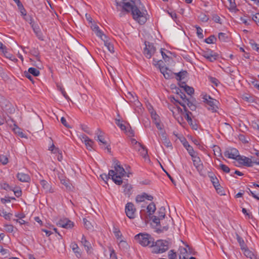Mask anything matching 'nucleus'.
Returning a JSON list of instances; mask_svg holds the SVG:
<instances>
[{"instance_id": "obj_1", "label": "nucleus", "mask_w": 259, "mask_h": 259, "mask_svg": "<svg viewBox=\"0 0 259 259\" xmlns=\"http://www.w3.org/2000/svg\"><path fill=\"white\" fill-rule=\"evenodd\" d=\"M140 5L132 6L130 3H125L122 6V11L127 13L131 12L133 19L137 21L140 24L143 25L146 23L147 18L146 16L147 11L143 10L141 11L140 9Z\"/></svg>"}, {"instance_id": "obj_2", "label": "nucleus", "mask_w": 259, "mask_h": 259, "mask_svg": "<svg viewBox=\"0 0 259 259\" xmlns=\"http://www.w3.org/2000/svg\"><path fill=\"white\" fill-rule=\"evenodd\" d=\"M169 247L170 243L168 241L159 239L154 241L151 252L155 254L162 253L168 250Z\"/></svg>"}, {"instance_id": "obj_3", "label": "nucleus", "mask_w": 259, "mask_h": 259, "mask_svg": "<svg viewBox=\"0 0 259 259\" xmlns=\"http://www.w3.org/2000/svg\"><path fill=\"white\" fill-rule=\"evenodd\" d=\"M135 239L143 246L152 247L154 243V239L147 233H139L135 236Z\"/></svg>"}, {"instance_id": "obj_4", "label": "nucleus", "mask_w": 259, "mask_h": 259, "mask_svg": "<svg viewBox=\"0 0 259 259\" xmlns=\"http://www.w3.org/2000/svg\"><path fill=\"white\" fill-rule=\"evenodd\" d=\"M0 107L3 112L5 113L7 115L13 114L15 111V109L11 103L3 97H0Z\"/></svg>"}, {"instance_id": "obj_5", "label": "nucleus", "mask_w": 259, "mask_h": 259, "mask_svg": "<svg viewBox=\"0 0 259 259\" xmlns=\"http://www.w3.org/2000/svg\"><path fill=\"white\" fill-rule=\"evenodd\" d=\"M203 99H204V102L209 106L207 107L209 110H211L212 112H216L219 109L218 106L219 102L217 100L207 95H205Z\"/></svg>"}, {"instance_id": "obj_6", "label": "nucleus", "mask_w": 259, "mask_h": 259, "mask_svg": "<svg viewBox=\"0 0 259 259\" xmlns=\"http://www.w3.org/2000/svg\"><path fill=\"white\" fill-rule=\"evenodd\" d=\"M153 60L155 62L153 63L154 65L159 69L160 72L163 75L165 78L169 79L172 76V73L171 70L166 67L161 66V63H163L162 60L157 61L155 58H153Z\"/></svg>"}, {"instance_id": "obj_7", "label": "nucleus", "mask_w": 259, "mask_h": 259, "mask_svg": "<svg viewBox=\"0 0 259 259\" xmlns=\"http://www.w3.org/2000/svg\"><path fill=\"white\" fill-rule=\"evenodd\" d=\"M224 156L228 158L235 159L238 161L241 160V156L239 155L238 150L234 148L227 149L224 152Z\"/></svg>"}, {"instance_id": "obj_8", "label": "nucleus", "mask_w": 259, "mask_h": 259, "mask_svg": "<svg viewBox=\"0 0 259 259\" xmlns=\"http://www.w3.org/2000/svg\"><path fill=\"white\" fill-rule=\"evenodd\" d=\"M145 47L144 49L143 53L146 58L150 59L155 53L156 48L154 47L153 44L148 41H145Z\"/></svg>"}, {"instance_id": "obj_9", "label": "nucleus", "mask_w": 259, "mask_h": 259, "mask_svg": "<svg viewBox=\"0 0 259 259\" xmlns=\"http://www.w3.org/2000/svg\"><path fill=\"white\" fill-rule=\"evenodd\" d=\"M136 209L132 202H128L125 207V212L126 216L130 219H134L135 218Z\"/></svg>"}, {"instance_id": "obj_10", "label": "nucleus", "mask_w": 259, "mask_h": 259, "mask_svg": "<svg viewBox=\"0 0 259 259\" xmlns=\"http://www.w3.org/2000/svg\"><path fill=\"white\" fill-rule=\"evenodd\" d=\"M202 56L210 62H213L219 58V54L213 52L211 50L208 49L203 51Z\"/></svg>"}, {"instance_id": "obj_11", "label": "nucleus", "mask_w": 259, "mask_h": 259, "mask_svg": "<svg viewBox=\"0 0 259 259\" xmlns=\"http://www.w3.org/2000/svg\"><path fill=\"white\" fill-rule=\"evenodd\" d=\"M173 223V220L170 217H166L165 219H162V220L160 222V224H162V229H158L157 230V232L158 233H161L164 231H166L168 230L169 228V225L172 224Z\"/></svg>"}, {"instance_id": "obj_12", "label": "nucleus", "mask_w": 259, "mask_h": 259, "mask_svg": "<svg viewBox=\"0 0 259 259\" xmlns=\"http://www.w3.org/2000/svg\"><path fill=\"white\" fill-rule=\"evenodd\" d=\"M57 225L62 228L70 229L73 227L74 223L68 219L64 218L59 220L57 223Z\"/></svg>"}, {"instance_id": "obj_13", "label": "nucleus", "mask_w": 259, "mask_h": 259, "mask_svg": "<svg viewBox=\"0 0 259 259\" xmlns=\"http://www.w3.org/2000/svg\"><path fill=\"white\" fill-rule=\"evenodd\" d=\"M114 169L116 174H117V176H116V178H118L119 180H121V178L126 173L124 169L120 165L119 161H117L115 164Z\"/></svg>"}, {"instance_id": "obj_14", "label": "nucleus", "mask_w": 259, "mask_h": 259, "mask_svg": "<svg viewBox=\"0 0 259 259\" xmlns=\"http://www.w3.org/2000/svg\"><path fill=\"white\" fill-rule=\"evenodd\" d=\"M191 157L193 160L194 165L196 167V168L199 171V172H200L203 167V164L201 162L200 158H199V157L197 156V154L194 155V157Z\"/></svg>"}, {"instance_id": "obj_15", "label": "nucleus", "mask_w": 259, "mask_h": 259, "mask_svg": "<svg viewBox=\"0 0 259 259\" xmlns=\"http://www.w3.org/2000/svg\"><path fill=\"white\" fill-rule=\"evenodd\" d=\"M7 115L8 117L6 118L4 114L3 115L5 121L11 126L12 124L14 125V127L13 129L14 132H16V130H20V128L17 126L14 120L8 114Z\"/></svg>"}, {"instance_id": "obj_16", "label": "nucleus", "mask_w": 259, "mask_h": 259, "mask_svg": "<svg viewBox=\"0 0 259 259\" xmlns=\"http://www.w3.org/2000/svg\"><path fill=\"white\" fill-rule=\"evenodd\" d=\"M107 175L109 176V178L110 177H111L112 180L116 185H120L123 183L122 180H119L118 178H116V176H117V174H116L115 170H110Z\"/></svg>"}, {"instance_id": "obj_17", "label": "nucleus", "mask_w": 259, "mask_h": 259, "mask_svg": "<svg viewBox=\"0 0 259 259\" xmlns=\"http://www.w3.org/2000/svg\"><path fill=\"white\" fill-rule=\"evenodd\" d=\"M192 114L190 111H188L185 113V118L187 120L189 124L192 126L193 129L196 130L197 128V124L193 122L190 115H192Z\"/></svg>"}, {"instance_id": "obj_18", "label": "nucleus", "mask_w": 259, "mask_h": 259, "mask_svg": "<svg viewBox=\"0 0 259 259\" xmlns=\"http://www.w3.org/2000/svg\"><path fill=\"white\" fill-rule=\"evenodd\" d=\"M145 199L152 201L153 199V197L152 195H149L146 193H143L142 195H137L136 198V200L137 202H141L144 201Z\"/></svg>"}, {"instance_id": "obj_19", "label": "nucleus", "mask_w": 259, "mask_h": 259, "mask_svg": "<svg viewBox=\"0 0 259 259\" xmlns=\"http://www.w3.org/2000/svg\"><path fill=\"white\" fill-rule=\"evenodd\" d=\"M239 162L242 165H243L246 166L248 167H251L252 166V159L250 158H248L245 156H241V160H240Z\"/></svg>"}, {"instance_id": "obj_20", "label": "nucleus", "mask_w": 259, "mask_h": 259, "mask_svg": "<svg viewBox=\"0 0 259 259\" xmlns=\"http://www.w3.org/2000/svg\"><path fill=\"white\" fill-rule=\"evenodd\" d=\"M17 178L22 182H28L30 180V178L28 175L22 172L18 173Z\"/></svg>"}, {"instance_id": "obj_21", "label": "nucleus", "mask_w": 259, "mask_h": 259, "mask_svg": "<svg viewBox=\"0 0 259 259\" xmlns=\"http://www.w3.org/2000/svg\"><path fill=\"white\" fill-rule=\"evenodd\" d=\"M161 139L162 143L167 147L172 148V144H171L170 140H169V139H168L166 137V135L165 133H161Z\"/></svg>"}, {"instance_id": "obj_22", "label": "nucleus", "mask_w": 259, "mask_h": 259, "mask_svg": "<svg viewBox=\"0 0 259 259\" xmlns=\"http://www.w3.org/2000/svg\"><path fill=\"white\" fill-rule=\"evenodd\" d=\"M195 100L191 97L189 99H186V103L187 106L189 107L190 109L192 111H195L196 109V106L194 104V102H195Z\"/></svg>"}, {"instance_id": "obj_23", "label": "nucleus", "mask_w": 259, "mask_h": 259, "mask_svg": "<svg viewBox=\"0 0 259 259\" xmlns=\"http://www.w3.org/2000/svg\"><path fill=\"white\" fill-rule=\"evenodd\" d=\"M80 242L82 245H83V246L84 247L87 251L89 252V251L92 248L91 244L90 243V242L86 239L85 236L83 235H82V236Z\"/></svg>"}, {"instance_id": "obj_24", "label": "nucleus", "mask_w": 259, "mask_h": 259, "mask_svg": "<svg viewBox=\"0 0 259 259\" xmlns=\"http://www.w3.org/2000/svg\"><path fill=\"white\" fill-rule=\"evenodd\" d=\"M71 247L74 253L75 254L76 256L77 257H79L81 256V252L80 251L78 245L75 243L73 242L71 244Z\"/></svg>"}, {"instance_id": "obj_25", "label": "nucleus", "mask_w": 259, "mask_h": 259, "mask_svg": "<svg viewBox=\"0 0 259 259\" xmlns=\"http://www.w3.org/2000/svg\"><path fill=\"white\" fill-rule=\"evenodd\" d=\"M138 146H139L138 151L140 152V154L144 158H146V157L148 156L147 149L146 148V147L145 146L142 145L141 143H138Z\"/></svg>"}, {"instance_id": "obj_26", "label": "nucleus", "mask_w": 259, "mask_h": 259, "mask_svg": "<svg viewBox=\"0 0 259 259\" xmlns=\"http://www.w3.org/2000/svg\"><path fill=\"white\" fill-rule=\"evenodd\" d=\"M40 183L42 187L47 192H52V191H51V185L48 182L44 180H42L40 181Z\"/></svg>"}, {"instance_id": "obj_27", "label": "nucleus", "mask_w": 259, "mask_h": 259, "mask_svg": "<svg viewBox=\"0 0 259 259\" xmlns=\"http://www.w3.org/2000/svg\"><path fill=\"white\" fill-rule=\"evenodd\" d=\"M103 41L105 46L107 48L108 50L111 53H114V47L112 44H111L109 40L107 39H103Z\"/></svg>"}, {"instance_id": "obj_28", "label": "nucleus", "mask_w": 259, "mask_h": 259, "mask_svg": "<svg viewBox=\"0 0 259 259\" xmlns=\"http://www.w3.org/2000/svg\"><path fill=\"white\" fill-rule=\"evenodd\" d=\"M244 255L247 257L250 258V259H257L256 256L254 254V253L249 250L247 247L244 249L243 250Z\"/></svg>"}, {"instance_id": "obj_29", "label": "nucleus", "mask_w": 259, "mask_h": 259, "mask_svg": "<svg viewBox=\"0 0 259 259\" xmlns=\"http://www.w3.org/2000/svg\"><path fill=\"white\" fill-rule=\"evenodd\" d=\"M102 132L100 129H97V131H96V135H97V140L99 141L100 142L103 143L104 145H107L106 141L104 140V138H103V136L101 135Z\"/></svg>"}, {"instance_id": "obj_30", "label": "nucleus", "mask_w": 259, "mask_h": 259, "mask_svg": "<svg viewBox=\"0 0 259 259\" xmlns=\"http://www.w3.org/2000/svg\"><path fill=\"white\" fill-rule=\"evenodd\" d=\"M236 237H237V240L238 241V242L239 244L241 249L242 250H243L244 249H245L247 247L243 239L237 234H236Z\"/></svg>"}, {"instance_id": "obj_31", "label": "nucleus", "mask_w": 259, "mask_h": 259, "mask_svg": "<svg viewBox=\"0 0 259 259\" xmlns=\"http://www.w3.org/2000/svg\"><path fill=\"white\" fill-rule=\"evenodd\" d=\"M130 3L132 6H139L142 5L140 0H122L121 2L122 6L124 5V3Z\"/></svg>"}, {"instance_id": "obj_32", "label": "nucleus", "mask_w": 259, "mask_h": 259, "mask_svg": "<svg viewBox=\"0 0 259 259\" xmlns=\"http://www.w3.org/2000/svg\"><path fill=\"white\" fill-rule=\"evenodd\" d=\"M123 192L125 193V194L127 195L128 196H130V195L132 194L131 191L133 188L132 185L129 184H125L123 186Z\"/></svg>"}, {"instance_id": "obj_33", "label": "nucleus", "mask_w": 259, "mask_h": 259, "mask_svg": "<svg viewBox=\"0 0 259 259\" xmlns=\"http://www.w3.org/2000/svg\"><path fill=\"white\" fill-rule=\"evenodd\" d=\"M209 174H210L208 175V176L210 178V181L214 187L215 186L219 184V180L216 177V176L212 172H209Z\"/></svg>"}, {"instance_id": "obj_34", "label": "nucleus", "mask_w": 259, "mask_h": 259, "mask_svg": "<svg viewBox=\"0 0 259 259\" xmlns=\"http://www.w3.org/2000/svg\"><path fill=\"white\" fill-rule=\"evenodd\" d=\"M181 88H184L185 92L189 95H191L194 94V90L192 87H189L187 84H185L184 86H181Z\"/></svg>"}, {"instance_id": "obj_35", "label": "nucleus", "mask_w": 259, "mask_h": 259, "mask_svg": "<svg viewBox=\"0 0 259 259\" xmlns=\"http://www.w3.org/2000/svg\"><path fill=\"white\" fill-rule=\"evenodd\" d=\"M147 209L149 214L153 213L156 210V206L154 202L150 203L147 207Z\"/></svg>"}, {"instance_id": "obj_36", "label": "nucleus", "mask_w": 259, "mask_h": 259, "mask_svg": "<svg viewBox=\"0 0 259 259\" xmlns=\"http://www.w3.org/2000/svg\"><path fill=\"white\" fill-rule=\"evenodd\" d=\"M175 74L177 77V79L180 81L185 78L187 74V72L186 71H181L178 73H175Z\"/></svg>"}, {"instance_id": "obj_37", "label": "nucleus", "mask_w": 259, "mask_h": 259, "mask_svg": "<svg viewBox=\"0 0 259 259\" xmlns=\"http://www.w3.org/2000/svg\"><path fill=\"white\" fill-rule=\"evenodd\" d=\"M27 72H29L30 74H32L34 76H38L40 74L39 71L33 67L29 68Z\"/></svg>"}, {"instance_id": "obj_38", "label": "nucleus", "mask_w": 259, "mask_h": 259, "mask_svg": "<svg viewBox=\"0 0 259 259\" xmlns=\"http://www.w3.org/2000/svg\"><path fill=\"white\" fill-rule=\"evenodd\" d=\"M249 44L253 50L259 53V45L256 43L253 39H250L249 40Z\"/></svg>"}, {"instance_id": "obj_39", "label": "nucleus", "mask_w": 259, "mask_h": 259, "mask_svg": "<svg viewBox=\"0 0 259 259\" xmlns=\"http://www.w3.org/2000/svg\"><path fill=\"white\" fill-rule=\"evenodd\" d=\"M0 215L3 217L6 220H10L12 216L11 213H8L4 210H3L0 213Z\"/></svg>"}, {"instance_id": "obj_40", "label": "nucleus", "mask_w": 259, "mask_h": 259, "mask_svg": "<svg viewBox=\"0 0 259 259\" xmlns=\"http://www.w3.org/2000/svg\"><path fill=\"white\" fill-rule=\"evenodd\" d=\"M126 98L129 100V102H133L134 100H137V96L131 92H128L126 95Z\"/></svg>"}, {"instance_id": "obj_41", "label": "nucleus", "mask_w": 259, "mask_h": 259, "mask_svg": "<svg viewBox=\"0 0 259 259\" xmlns=\"http://www.w3.org/2000/svg\"><path fill=\"white\" fill-rule=\"evenodd\" d=\"M3 51V53H4L5 56L7 58H9L10 59V60L13 61V60H15V61H17V59L15 58L14 57V56L11 54L10 53H8L7 51H6V47H5V49H4V50H2Z\"/></svg>"}, {"instance_id": "obj_42", "label": "nucleus", "mask_w": 259, "mask_h": 259, "mask_svg": "<svg viewBox=\"0 0 259 259\" xmlns=\"http://www.w3.org/2000/svg\"><path fill=\"white\" fill-rule=\"evenodd\" d=\"M187 150L188 152L191 157H194V155L197 153L194 150L193 148L190 145H188L187 147L185 148Z\"/></svg>"}, {"instance_id": "obj_43", "label": "nucleus", "mask_w": 259, "mask_h": 259, "mask_svg": "<svg viewBox=\"0 0 259 259\" xmlns=\"http://www.w3.org/2000/svg\"><path fill=\"white\" fill-rule=\"evenodd\" d=\"M217 40V38L215 37L214 35H211L208 38L205 39V42L207 44H213Z\"/></svg>"}, {"instance_id": "obj_44", "label": "nucleus", "mask_w": 259, "mask_h": 259, "mask_svg": "<svg viewBox=\"0 0 259 259\" xmlns=\"http://www.w3.org/2000/svg\"><path fill=\"white\" fill-rule=\"evenodd\" d=\"M95 33L96 35L100 37L103 41V39H106L107 38V36L103 33V32L101 31V30L100 29V28L95 31Z\"/></svg>"}, {"instance_id": "obj_45", "label": "nucleus", "mask_w": 259, "mask_h": 259, "mask_svg": "<svg viewBox=\"0 0 259 259\" xmlns=\"http://www.w3.org/2000/svg\"><path fill=\"white\" fill-rule=\"evenodd\" d=\"M95 33L96 35L100 37L103 41V39H106L107 38V36L103 33V32L101 31V30L100 29V28L95 31Z\"/></svg>"}, {"instance_id": "obj_46", "label": "nucleus", "mask_w": 259, "mask_h": 259, "mask_svg": "<svg viewBox=\"0 0 259 259\" xmlns=\"http://www.w3.org/2000/svg\"><path fill=\"white\" fill-rule=\"evenodd\" d=\"M61 183L62 184L64 185L67 189H71V185L68 179H62L61 180Z\"/></svg>"}, {"instance_id": "obj_47", "label": "nucleus", "mask_w": 259, "mask_h": 259, "mask_svg": "<svg viewBox=\"0 0 259 259\" xmlns=\"http://www.w3.org/2000/svg\"><path fill=\"white\" fill-rule=\"evenodd\" d=\"M84 144L88 149L91 150L92 149H93V145L94 144V142L90 139L85 141Z\"/></svg>"}, {"instance_id": "obj_48", "label": "nucleus", "mask_w": 259, "mask_h": 259, "mask_svg": "<svg viewBox=\"0 0 259 259\" xmlns=\"http://www.w3.org/2000/svg\"><path fill=\"white\" fill-rule=\"evenodd\" d=\"M165 209L164 207H161L159 208V210L158 211V217L161 218V219H165Z\"/></svg>"}, {"instance_id": "obj_49", "label": "nucleus", "mask_w": 259, "mask_h": 259, "mask_svg": "<svg viewBox=\"0 0 259 259\" xmlns=\"http://www.w3.org/2000/svg\"><path fill=\"white\" fill-rule=\"evenodd\" d=\"M218 37L220 40L222 41H226L228 39V36L226 33L220 32L219 33Z\"/></svg>"}, {"instance_id": "obj_50", "label": "nucleus", "mask_w": 259, "mask_h": 259, "mask_svg": "<svg viewBox=\"0 0 259 259\" xmlns=\"http://www.w3.org/2000/svg\"><path fill=\"white\" fill-rule=\"evenodd\" d=\"M152 219L153 222L154 223L156 224L157 226H160V222L162 220L161 218H160L158 217L153 215L152 217Z\"/></svg>"}, {"instance_id": "obj_51", "label": "nucleus", "mask_w": 259, "mask_h": 259, "mask_svg": "<svg viewBox=\"0 0 259 259\" xmlns=\"http://www.w3.org/2000/svg\"><path fill=\"white\" fill-rule=\"evenodd\" d=\"M195 28H196L197 30V34L198 37L201 39L203 38L204 36L202 33L203 30L201 29V28L197 25L195 26Z\"/></svg>"}, {"instance_id": "obj_52", "label": "nucleus", "mask_w": 259, "mask_h": 259, "mask_svg": "<svg viewBox=\"0 0 259 259\" xmlns=\"http://www.w3.org/2000/svg\"><path fill=\"white\" fill-rule=\"evenodd\" d=\"M151 116L154 123L156 121H160L159 116L155 112H152L151 113Z\"/></svg>"}, {"instance_id": "obj_53", "label": "nucleus", "mask_w": 259, "mask_h": 259, "mask_svg": "<svg viewBox=\"0 0 259 259\" xmlns=\"http://www.w3.org/2000/svg\"><path fill=\"white\" fill-rule=\"evenodd\" d=\"M217 193L221 195H224V190L223 187L220 185V184H218L217 185L215 186L214 187Z\"/></svg>"}, {"instance_id": "obj_54", "label": "nucleus", "mask_w": 259, "mask_h": 259, "mask_svg": "<svg viewBox=\"0 0 259 259\" xmlns=\"http://www.w3.org/2000/svg\"><path fill=\"white\" fill-rule=\"evenodd\" d=\"M248 190H249V193L250 194L253 198H254L255 199L258 200H259V190L257 191H252L250 190L249 189H248Z\"/></svg>"}, {"instance_id": "obj_55", "label": "nucleus", "mask_w": 259, "mask_h": 259, "mask_svg": "<svg viewBox=\"0 0 259 259\" xmlns=\"http://www.w3.org/2000/svg\"><path fill=\"white\" fill-rule=\"evenodd\" d=\"M115 123L120 127V128L121 130H122V131H126V128L125 125L120 122V119H115Z\"/></svg>"}, {"instance_id": "obj_56", "label": "nucleus", "mask_w": 259, "mask_h": 259, "mask_svg": "<svg viewBox=\"0 0 259 259\" xmlns=\"http://www.w3.org/2000/svg\"><path fill=\"white\" fill-rule=\"evenodd\" d=\"M23 16H24V19L26 21H27L30 25H31V24H33L34 23L33 18L30 15H27L26 13L24 15H23Z\"/></svg>"}, {"instance_id": "obj_57", "label": "nucleus", "mask_w": 259, "mask_h": 259, "mask_svg": "<svg viewBox=\"0 0 259 259\" xmlns=\"http://www.w3.org/2000/svg\"><path fill=\"white\" fill-rule=\"evenodd\" d=\"M168 256L169 259H177V255L174 250H170L168 252Z\"/></svg>"}, {"instance_id": "obj_58", "label": "nucleus", "mask_w": 259, "mask_h": 259, "mask_svg": "<svg viewBox=\"0 0 259 259\" xmlns=\"http://www.w3.org/2000/svg\"><path fill=\"white\" fill-rule=\"evenodd\" d=\"M17 6L22 15H23L26 13V10H25L22 4L21 3L20 1V3H17Z\"/></svg>"}, {"instance_id": "obj_59", "label": "nucleus", "mask_w": 259, "mask_h": 259, "mask_svg": "<svg viewBox=\"0 0 259 259\" xmlns=\"http://www.w3.org/2000/svg\"><path fill=\"white\" fill-rule=\"evenodd\" d=\"M84 225L85 227V228L88 229H91L93 228V226H92L90 222L87 220V219L84 218L83 220Z\"/></svg>"}, {"instance_id": "obj_60", "label": "nucleus", "mask_w": 259, "mask_h": 259, "mask_svg": "<svg viewBox=\"0 0 259 259\" xmlns=\"http://www.w3.org/2000/svg\"><path fill=\"white\" fill-rule=\"evenodd\" d=\"M220 166L221 169L225 172L229 173L230 171V168L224 164H221Z\"/></svg>"}, {"instance_id": "obj_61", "label": "nucleus", "mask_w": 259, "mask_h": 259, "mask_svg": "<svg viewBox=\"0 0 259 259\" xmlns=\"http://www.w3.org/2000/svg\"><path fill=\"white\" fill-rule=\"evenodd\" d=\"M4 227H5V230L8 232L12 233L13 232L14 227L12 225L6 224L4 225Z\"/></svg>"}, {"instance_id": "obj_62", "label": "nucleus", "mask_w": 259, "mask_h": 259, "mask_svg": "<svg viewBox=\"0 0 259 259\" xmlns=\"http://www.w3.org/2000/svg\"><path fill=\"white\" fill-rule=\"evenodd\" d=\"M113 233L117 238H120L122 236L120 230L115 227L113 228Z\"/></svg>"}, {"instance_id": "obj_63", "label": "nucleus", "mask_w": 259, "mask_h": 259, "mask_svg": "<svg viewBox=\"0 0 259 259\" xmlns=\"http://www.w3.org/2000/svg\"><path fill=\"white\" fill-rule=\"evenodd\" d=\"M229 2L230 8L229 9L234 10L236 8V5L235 0H228Z\"/></svg>"}, {"instance_id": "obj_64", "label": "nucleus", "mask_w": 259, "mask_h": 259, "mask_svg": "<svg viewBox=\"0 0 259 259\" xmlns=\"http://www.w3.org/2000/svg\"><path fill=\"white\" fill-rule=\"evenodd\" d=\"M0 162L4 165L6 164L8 162V158L5 155L0 156Z\"/></svg>"}]
</instances>
